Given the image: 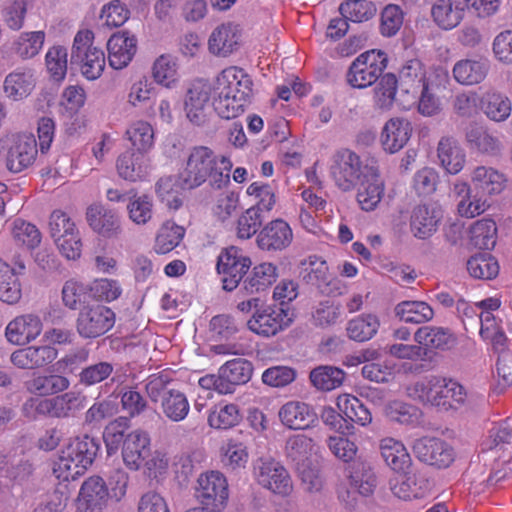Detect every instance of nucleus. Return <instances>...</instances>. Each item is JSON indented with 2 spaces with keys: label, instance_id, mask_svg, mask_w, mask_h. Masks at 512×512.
Masks as SVG:
<instances>
[{
  "label": "nucleus",
  "instance_id": "nucleus-1",
  "mask_svg": "<svg viewBox=\"0 0 512 512\" xmlns=\"http://www.w3.org/2000/svg\"><path fill=\"white\" fill-rule=\"evenodd\" d=\"M232 166L228 157L217 155L210 147L193 146L188 150L179 171L181 183L188 190L196 189L206 182L214 189H222L230 183Z\"/></svg>",
  "mask_w": 512,
  "mask_h": 512
},
{
  "label": "nucleus",
  "instance_id": "nucleus-2",
  "mask_svg": "<svg viewBox=\"0 0 512 512\" xmlns=\"http://www.w3.org/2000/svg\"><path fill=\"white\" fill-rule=\"evenodd\" d=\"M87 404V396L68 391L50 397H31L21 408L22 415L31 421L39 419H68L76 417Z\"/></svg>",
  "mask_w": 512,
  "mask_h": 512
},
{
  "label": "nucleus",
  "instance_id": "nucleus-3",
  "mask_svg": "<svg viewBox=\"0 0 512 512\" xmlns=\"http://www.w3.org/2000/svg\"><path fill=\"white\" fill-rule=\"evenodd\" d=\"M100 450L98 439L84 435L72 439L54 462L53 474L64 481L74 480L84 474Z\"/></svg>",
  "mask_w": 512,
  "mask_h": 512
},
{
  "label": "nucleus",
  "instance_id": "nucleus-4",
  "mask_svg": "<svg viewBox=\"0 0 512 512\" xmlns=\"http://www.w3.org/2000/svg\"><path fill=\"white\" fill-rule=\"evenodd\" d=\"M147 395L153 403H159L163 415L173 422L184 420L190 404L184 392L174 387L166 375L150 377L145 385Z\"/></svg>",
  "mask_w": 512,
  "mask_h": 512
},
{
  "label": "nucleus",
  "instance_id": "nucleus-5",
  "mask_svg": "<svg viewBox=\"0 0 512 512\" xmlns=\"http://www.w3.org/2000/svg\"><path fill=\"white\" fill-rule=\"evenodd\" d=\"M387 64L388 56L384 51L372 49L363 52L349 66L346 81L353 88H367L379 80Z\"/></svg>",
  "mask_w": 512,
  "mask_h": 512
},
{
  "label": "nucleus",
  "instance_id": "nucleus-6",
  "mask_svg": "<svg viewBox=\"0 0 512 512\" xmlns=\"http://www.w3.org/2000/svg\"><path fill=\"white\" fill-rule=\"evenodd\" d=\"M93 38L92 31H79L71 50V65L80 66L82 75L88 80L98 79L105 68V54L92 46Z\"/></svg>",
  "mask_w": 512,
  "mask_h": 512
},
{
  "label": "nucleus",
  "instance_id": "nucleus-7",
  "mask_svg": "<svg viewBox=\"0 0 512 512\" xmlns=\"http://www.w3.org/2000/svg\"><path fill=\"white\" fill-rule=\"evenodd\" d=\"M373 169V166L364 165L354 151L340 149L332 157L330 174L339 189L350 191Z\"/></svg>",
  "mask_w": 512,
  "mask_h": 512
},
{
  "label": "nucleus",
  "instance_id": "nucleus-8",
  "mask_svg": "<svg viewBox=\"0 0 512 512\" xmlns=\"http://www.w3.org/2000/svg\"><path fill=\"white\" fill-rule=\"evenodd\" d=\"M49 231L63 256L69 260H76L81 256L82 242L79 231L65 212L55 210L51 213Z\"/></svg>",
  "mask_w": 512,
  "mask_h": 512
},
{
  "label": "nucleus",
  "instance_id": "nucleus-9",
  "mask_svg": "<svg viewBox=\"0 0 512 512\" xmlns=\"http://www.w3.org/2000/svg\"><path fill=\"white\" fill-rule=\"evenodd\" d=\"M295 313L289 306H266L254 311L247 326L252 332L269 337L286 329L293 322Z\"/></svg>",
  "mask_w": 512,
  "mask_h": 512
},
{
  "label": "nucleus",
  "instance_id": "nucleus-10",
  "mask_svg": "<svg viewBox=\"0 0 512 512\" xmlns=\"http://www.w3.org/2000/svg\"><path fill=\"white\" fill-rule=\"evenodd\" d=\"M115 313L108 307L95 304L83 306L76 319V330L83 339H95L113 328Z\"/></svg>",
  "mask_w": 512,
  "mask_h": 512
},
{
  "label": "nucleus",
  "instance_id": "nucleus-11",
  "mask_svg": "<svg viewBox=\"0 0 512 512\" xmlns=\"http://www.w3.org/2000/svg\"><path fill=\"white\" fill-rule=\"evenodd\" d=\"M251 264L250 258L244 255L240 248L236 246L224 248L216 264L217 272L222 276L223 289L229 292L236 289Z\"/></svg>",
  "mask_w": 512,
  "mask_h": 512
},
{
  "label": "nucleus",
  "instance_id": "nucleus-12",
  "mask_svg": "<svg viewBox=\"0 0 512 512\" xmlns=\"http://www.w3.org/2000/svg\"><path fill=\"white\" fill-rule=\"evenodd\" d=\"M228 495V483L222 473L210 471L198 478L195 496L205 509L222 511L227 504Z\"/></svg>",
  "mask_w": 512,
  "mask_h": 512
},
{
  "label": "nucleus",
  "instance_id": "nucleus-13",
  "mask_svg": "<svg viewBox=\"0 0 512 512\" xmlns=\"http://www.w3.org/2000/svg\"><path fill=\"white\" fill-rule=\"evenodd\" d=\"M412 451L419 461L439 469L449 467L455 457L453 447L437 437L425 436L416 439Z\"/></svg>",
  "mask_w": 512,
  "mask_h": 512
},
{
  "label": "nucleus",
  "instance_id": "nucleus-14",
  "mask_svg": "<svg viewBox=\"0 0 512 512\" xmlns=\"http://www.w3.org/2000/svg\"><path fill=\"white\" fill-rule=\"evenodd\" d=\"M442 219L443 210L437 203L419 204L411 211L410 232L417 239H429L438 231Z\"/></svg>",
  "mask_w": 512,
  "mask_h": 512
},
{
  "label": "nucleus",
  "instance_id": "nucleus-15",
  "mask_svg": "<svg viewBox=\"0 0 512 512\" xmlns=\"http://www.w3.org/2000/svg\"><path fill=\"white\" fill-rule=\"evenodd\" d=\"M255 469L257 481L262 487L282 496L292 491L291 478L280 463L261 459Z\"/></svg>",
  "mask_w": 512,
  "mask_h": 512
},
{
  "label": "nucleus",
  "instance_id": "nucleus-16",
  "mask_svg": "<svg viewBox=\"0 0 512 512\" xmlns=\"http://www.w3.org/2000/svg\"><path fill=\"white\" fill-rule=\"evenodd\" d=\"M214 95H237L253 98V81L242 68L229 67L216 78L212 87Z\"/></svg>",
  "mask_w": 512,
  "mask_h": 512
},
{
  "label": "nucleus",
  "instance_id": "nucleus-17",
  "mask_svg": "<svg viewBox=\"0 0 512 512\" xmlns=\"http://www.w3.org/2000/svg\"><path fill=\"white\" fill-rule=\"evenodd\" d=\"M293 232L283 219H275L267 223L257 235L258 247L267 252L283 251L290 246Z\"/></svg>",
  "mask_w": 512,
  "mask_h": 512
},
{
  "label": "nucleus",
  "instance_id": "nucleus-18",
  "mask_svg": "<svg viewBox=\"0 0 512 512\" xmlns=\"http://www.w3.org/2000/svg\"><path fill=\"white\" fill-rule=\"evenodd\" d=\"M151 439L146 431L136 429L126 435L122 458L125 465L131 470H138L151 454Z\"/></svg>",
  "mask_w": 512,
  "mask_h": 512
},
{
  "label": "nucleus",
  "instance_id": "nucleus-19",
  "mask_svg": "<svg viewBox=\"0 0 512 512\" xmlns=\"http://www.w3.org/2000/svg\"><path fill=\"white\" fill-rule=\"evenodd\" d=\"M57 356V349L50 345H32L14 351L10 360L19 369L35 370L48 366Z\"/></svg>",
  "mask_w": 512,
  "mask_h": 512
},
{
  "label": "nucleus",
  "instance_id": "nucleus-20",
  "mask_svg": "<svg viewBox=\"0 0 512 512\" xmlns=\"http://www.w3.org/2000/svg\"><path fill=\"white\" fill-rule=\"evenodd\" d=\"M37 142L32 135H17L7 153V168L18 173L32 165L37 156Z\"/></svg>",
  "mask_w": 512,
  "mask_h": 512
},
{
  "label": "nucleus",
  "instance_id": "nucleus-21",
  "mask_svg": "<svg viewBox=\"0 0 512 512\" xmlns=\"http://www.w3.org/2000/svg\"><path fill=\"white\" fill-rule=\"evenodd\" d=\"M90 228L104 238L118 237L122 232L120 216L101 204H92L86 210Z\"/></svg>",
  "mask_w": 512,
  "mask_h": 512
},
{
  "label": "nucleus",
  "instance_id": "nucleus-22",
  "mask_svg": "<svg viewBox=\"0 0 512 512\" xmlns=\"http://www.w3.org/2000/svg\"><path fill=\"white\" fill-rule=\"evenodd\" d=\"M109 64L114 69L126 67L137 51V39L129 31L114 33L107 42Z\"/></svg>",
  "mask_w": 512,
  "mask_h": 512
},
{
  "label": "nucleus",
  "instance_id": "nucleus-23",
  "mask_svg": "<svg viewBox=\"0 0 512 512\" xmlns=\"http://www.w3.org/2000/svg\"><path fill=\"white\" fill-rule=\"evenodd\" d=\"M42 329L43 324L38 315L23 314L8 323L5 335L10 343L24 345L36 339Z\"/></svg>",
  "mask_w": 512,
  "mask_h": 512
},
{
  "label": "nucleus",
  "instance_id": "nucleus-24",
  "mask_svg": "<svg viewBox=\"0 0 512 512\" xmlns=\"http://www.w3.org/2000/svg\"><path fill=\"white\" fill-rule=\"evenodd\" d=\"M212 87L208 83L197 82L188 89L185 99V112L189 121L197 126L207 121V103Z\"/></svg>",
  "mask_w": 512,
  "mask_h": 512
},
{
  "label": "nucleus",
  "instance_id": "nucleus-25",
  "mask_svg": "<svg viewBox=\"0 0 512 512\" xmlns=\"http://www.w3.org/2000/svg\"><path fill=\"white\" fill-rule=\"evenodd\" d=\"M433 405L444 411L458 409L466 399V391L458 382L436 376Z\"/></svg>",
  "mask_w": 512,
  "mask_h": 512
},
{
  "label": "nucleus",
  "instance_id": "nucleus-26",
  "mask_svg": "<svg viewBox=\"0 0 512 512\" xmlns=\"http://www.w3.org/2000/svg\"><path fill=\"white\" fill-rule=\"evenodd\" d=\"M489 70L490 63L488 59L475 57L457 61L453 66L452 74L457 83L472 86L484 81Z\"/></svg>",
  "mask_w": 512,
  "mask_h": 512
},
{
  "label": "nucleus",
  "instance_id": "nucleus-27",
  "mask_svg": "<svg viewBox=\"0 0 512 512\" xmlns=\"http://www.w3.org/2000/svg\"><path fill=\"white\" fill-rule=\"evenodd\" d=\"M220 385L224 394L233 393L235 386L246 384L252 377L253 365L244 358L227 361L220 367Z\"/></svg>",
  "mask_w": 512,
  "mask_h": 512
},
{
  "label": "nucleus",
  "instance_id": "nucleus-28",
  "mask_svg": "<svg viewBox=\"0 0 512 512\" xmlns=\"http://www.w3.org/2000/svg\"><path fill=\"white\" fill-rule=\"evenodd\" d=\"M279 418L283 425L294 430L307 429L318 419L314 409L309 404L300 401H290L284 404L280 408Z\"/></svg>",
  "mask_w": 512,
  "mask_h": 512
},
{
  "label": "nucleus",
  "instance_id": "nucleus-29",
  "mask_svg": "<svg viewBox=\"0 0 512 512\" xmlns=\"http://www.w3.org/2000/svg\"><path fill=\"white\" fill-rule=\"evenodd\" d=\"M430 14L440 29L452 30L463 20L464 6L454 0H432Z\"/></svg>",
  "mask_w": 512,
  "mask_h": 512
},
{
  "label": "nucleus",
  "instance_id": "nucleus-30",
  "mask_svg": "<svg viewBox=\"0 0 512 512\" xmlns=\"http://www.w3.org/2000/svg\"><path fill=\"white\" fill-rule=\"evenodd\" d=\"M411 134L412 126L407 119L392 118L386 122L382 130V146L385 151L396 153L407 144Z\"/></svg>",
  "mask_w": 512,
  "mask_h": 512
},
{
  "label": "nucleus",
  "instance_id": "nucleus-31",
  "mask_svg": "<svg viewBox=\"0 0 512 512\" xmlns=\"http://www.w3.org/2000/svg\"><path fill=\"white\" fill-rule=\"evenodd\" d=\"M27 391L33 395L50 397L68 392L70 380L60 374H38L25 382Z\"/></svg>",
  "mask_w": 512,
  "mask_h": 512
},
{
  "label": "nucleus",
  "instance_id": "nucleus-32",
  "mask_svg": "<svg viewBox=\"0 0 512 512\" xmlns=\"http://www.w3.org/2000/svg\"><path fill=\"white\" fill-rule=\"evenodd\" d=\"M300 277L304 283L316 287L323 294L331 292L328 265L317 256H309L301 262Z\"/></svg>",
  "mask_w": 512,
  "mask_h": 512
},
{
  "label": "nucleus",
  "instance_id": "nucleus-33",
  "mask_svg": "<svg viewBox=\"0 0 512 512\" xmlns=\"http://www.w3.org/2000/svg\"><path fill=\"white\" fill-rule=\"evenodd\" d=\"M357 191V202L364 211L376 209L384 195V183L374 168L360 181Z\"/></svg>",
  "mask_w": 512,
  "mask_h": 512
},
{
  "label": "nucleus",
  "instance_id": "nucleus-34",
  "mask_svg": "<svg viewBox=\"0 0 512 512\" xmlns=\"http://www.w3.org/2000/svg\"><path fill=\"white\" fill-rule=\"evenodd\" d=\"M414 340L423 347L446 351L457 344V337L448 328L422 326L414 334Z\"/></svg>",
  "mask_w": 512,
  "mask_h": 512
},
{
  "label": "nucleus",
  "instance_id": "nucleus-35",
  "mask_svg": "<svg viewBox=\"0 0 512 512\" xmlns=\"http://www.w3.org/2000/svg\"><path fill=\"white\" fill-rule=\"evenodd\" d=\"M425 69L419 59L406 61L399 70V89L405 94H411L415 100L426 84Z\"/></svg>",
  "mask_w": 512,
  "mask_h": 512
},
{
  "label": "nucleus",
  "instance_id": "nucleus-36",
  "mask_svg": "<svg viewBox=\"0 0 512 512\" xmlns=\"http://www.w3.org/2000/svg\"><path fill=\"white\" fill-rule=\"evenodd\" d=\"M118 174L127 181L135 182L148 175V159L141 152L126 151L121 154L116 163Z\"/></svg>",
  "mask_w": 512,
  "mask_h": 512
},
{
  "label": "nucleus",
  "instance_id": "nucleus-37",
  "mask_svg": "<svg viewBox=\"0 0 512 512\" xmlns=\"http://www.w3.org/2000/svg\"><path fill=\"white\" fill-rule=\"evenodd\" d=\"M347 470L350 486L356 487L362 497H369L374 493L377 480L369 463L355 459L349 464Z\"/></svg>",
  "mask_w": 512,
  "mask_h": 512
},
{
  "label": "nucleus",
  "instance_id": "nucleus-38",
  "mask_svg": "<svg viewBox=\"0 0 512 512\" xmlns=\"http://www.w3.org/2000/svg\"><path fill=\"white\" fill-rule=\"evenodd\" d=\"M441 166L450 174L460 172L465 163V152L452 137H442L437 146Z\"/></svg>",
  "mask_w": 512,
  "mask_h": 512
},
{
  "label": "nucleus",
  "instance_id": "nucleus-39",
  "mask_svg": "<svg viewBox=\"0 0 512 512\" xmlns=\"http://www.w3.org/2000/svg\"><path fill=\"white\" fill-rule=\"evenodd\" d=\"M381 456L385 463L398 473L410 471L412 460L405 446L393 438H385L380 443Z\"/></svg>",
  "mask_w": 512,
  "mask_h": 512
},
{
  "label": "nucleus",
  "instance_id": "nucleus-40",
  "mask_svg": "<svg viewBox=\"0 0 512 512\" xmlns=\"http://www.w3.org/2000/svg\"><path fill=\"white\" fill-rule=\"evenodd\" d=\"M481 111L492 121L503 122L511 114V100L497 91H487L479 100Z\"/></svg>",
  "mask_w": 512,
  "mask_h": 512
},
{
  "label": "nucleus",
  "instance_id": "nucleus-41",
  "mask_svg": "<svg viewBox=\"0 0 512 512\" xmlns=\"http://www.w3.org/2000/svg\"><path fill=\"white\" fill-rule=\"evenodd\" d=\"M465 139L470 149H475L480 153L496 155L500 151L499 139L477 123H470L467 126Z\"/></svg>",
  "mask_w": 512,
  "mask_h": 512
},
{
  "label": "nucleus",
  "instance_id": "nucleus-42",
  "mask_svg": "<svg viewBox=\"0 0 512 512\" xmlns=\"http://www.w3.org/2000/svg\"><path fill=\"white\" fill-rule=\"evenodd\" d=\"M180 174L177 176L169 175L161 177L155 186V191L162 203L169 209L177 210L182 204V191L188 190V187L182 185Z\"/></svg>",
  "mask_w": 512,
  "mask_h": 512
},
{
  "label": "nucleus",
  "instance_id": "nucleus-43",
  "mask_svg": "<svg viewBox=\"0 0 512 512\" xmlns=\"http://www.w3.org/2000/svg\"><path fill=\"white\" fill-rule=\"evenodd\" d=\"M239 39L236 26L223 24L212 32L208 42L209 50L215 55L226 57L237 48Z\"/></svg>",
  "mask_w": 512,
  "mask_h": 512
},
{
  "label": "nucleus",
  "instance_id": "nucleus-44",
  "mask_svg": "<svg viewBox=\"0 0 512 512\" xmlns=\"http://www.w3.org/2000/svg\"><path fill=\"white\" fill-rule=\"evenodd\" d=\"M504 176L493 168L479 166L472 173V184L478 196L498 194L504 185Z\"/></svg>",
  "mask_w": 512,
  "mask_h": 512
},
{
  "label": "nucleus",
  "instance_id": "nucleus-45",
  "mask_svg": "<svg viewBox=\"0 0 512 512\" xmlns=\"http://www.w3.org/2000/svg\"><path fill=\"white\" fill-rule=\"evenodd\" d=\"M337 407L350 424L367 426L372 422V413L370 409L356 396L343 394L337 398Z\"/></svg>",
  "mask_w": 512,
  "mask_h": 512
},
{
  "label": "nucleus",
  "instance_id": "nucleus-46",
  "mask_svg": "<svg viewBox=\"0 0 512 512\" xmlns=\"http://www.w3.org/2000/svg\"><path fill=\"white\" fill-rule=\"evenodd\" d=\"M278 269L272 263L256 265L251 274L243 282V290L247 294L260 293L272 286L278 277Z\"/></svg>",
  "mask_w": 512,
  "mask_h": 512
},
{
  "label": "nucleus",
  "instance_id": "nucleus-47",
  "mask_svg": "<svg viewBox=\"0 0 512 512\" xmlns=\"http://www.w3.org/2000/svg\"><path fill=\"white\" fill-rule=\"evenodd\" d=\"M394 314L405 323L423 324L433 319V308L424 301L406 300L398 303Z\"/></svg>",
  "mask_w": 512,
  "mask_h": 512
},
{
  "label": "nucleus",
  "instance_id": "nucleus-48",
  "mask_svg": "<svg viewBox=\"0 0 512 512\" xmlns=\"http://www.w3.org/2000/svg\"><path fill=\"white\" fill-rule=\"evenodd\" d=\"M108 489L104 480L99 476L88 478L81 486L79 501L86 505L87 509H101L108 499Z\"/></svg>",
  "mask_w": 512,
  "mask_h": 512
},
{
  "label": "nucleus",
  "instance_id": "nucleus-49",
  "mask_svg": "<svg viewBox=\"0 0 512 512\" xmlns=\"http://www.w3.org/2000/svg\"><path fill=\"white\" fill-rule=\"evenodd\" d=\"M380 327V320L374 314H361L351 319L346 326L349 339L356 342H365L372 339Z\"/></svg>",
  "mask_w": 512,
  "mask_h": 512
},
{
  "label": "nucleus",
  "instance_id": "nucleus-50",
  "mask_svg": "<svg viewBox=\"0 0 512 512\" xmlns=\"http://www.w3.org/2000/svg\"><path fill=\"white\" fill-rule=\"evenodd\" d=\"M346 373L335 366L321 365L311 370L309 379L311 384L321 391H331L340 387Z\"/></svg>",
  "mask_w": 512,
  "mask_h": 512
},
{
  "label": "nucleus",
  "instance_id": "nucleus-51",
  "mask_svg": "<svg viewBox=\"0 0 512 512\" xmlns=\"http://www.w3.org/2000/svg\"><path fill=\"white\" fill-rule=\"evenodd\" d=\"M471 245L478 249L490 250L496 244L497 226L492 219L483 218L476 221L469 230Z\"/></svg>",
  "mask_w": 512,
  "mask_h": 512
},
{
  "label": "nucleus",
  "instance_id": "nucleus-52",
  "mask_svg": "<svg viewBox=\"0 0 512 512\" xmlns=\"http://www.w3.org/2000/svg\"><path fill=\"white\" fill-rule=\"evenodd\" d=\"M454 193L461 197L458 203V212L462 216L472 218L485 211L486 199L478 196L477 192L472 195V190L467 183L455 184Z\"/></svg>",
  "mask_w": 512,
  "mask_h": 512
},
{
  "label": "nucleus",
  "instance_id": "nucleus-53",
  "mask_svg": "<svg viewBox=\"0 0 512 512\" xmlns=\"http://www.w3.org/2000/svg\"><path fill=\"white\" fill-rule=\"evenodd\" d=\"M252 98L243 95H214L213 106L216 113L223 119H234L244 113Z\"/></svg>",
  "mask_w": 512,
  "mask_h": 512
},
{
  "label": "nucleus",
  "instance_id": "nucleus-54",
  "mask_svg": "<svg viewBox=\"0 0 512 512\" xmlns=\"http://www.w3.org/2000/svg\"><path fill=\"white\" fill-rule=\"evenodd\" d=\"M339 12L349 21L361 23L372 19L377 7L372 0H345L340 4Z\"/></svg>",
  "mask_w": 512,
  "mask_h": 512
},
{
  "label": "nucleus",
  "instance_id": "nucleus-55",
  "mask_svg": "<svg viewBox=\"0 0 512 512\" xmlns=\"http://www.w3.org/2000/svg\"><path fill=\"white\" fill-rule=\"evenodd\" d=\"M242 414L238 405L226 404L215 406L208 415V423L214 429H230L240 423Z\"/></svg>",
  "mask_w": 512,
  "mask_h": 512
},
{
  "label": "nucleus",
  "instance_id": "nucleus-56",
  "mask_svg": "<svg viewBox=\"0 0 512 512\" xmlns=\"http://www.w3.org/2000/svg\"><path fill=\"white\" fill-rule=\"evenodd\" d=\"M34 88L33 76L30 72H12L4 81V91L13 100L27 97Z\"/></svg>",
  "mask_w": 512,
  "mask_h": 512
},
{
  "label": "nucleus",
  "instance_id": "nucleus-57",
  "mask_svg": "<svg viewBox=\"0 0 512 512\" xmlns=\"http://www.w3.org/2000/svg\"><path fill=\"white\" fill-rule=\"evenodd\" d=\"M469 274L477 279H493L499 273V264L490 253L476 254L467 261Z\"/></svg>",
  "mask_w": 512,
  "mask_h": 512
},
{
  "label": "nucleus",
  "instance_id": "nucleus-58",
  "mask_svg": "<svg viewBox=\"0 0 512 512\" xmlns=\"http://www.w3.org/2000/svg\"><path fill=\"white\" fill-rule=\"evenodd\" d=\"M130 426V420L127 417H118L109 422L103 432L108 455L115 454L120 447H124L126 441L125 431Z\"/></svg>",
  "mask_w": 512,
  "mask_h": 512
},
{
  "label": "nucleus",
  "instance_id": "nucleus-59",
  "mask_svg": "<svg viewBox=\"0 0 512 512\" xmlns=\"http://www.w3.org/2000/svg\"><path fill=\"white\" fill-rule=\"evenodd\" d=\"M184 234L185 230L182 226L169 221L164 223L156 236L155 251L158 254L169 253L179 245Z\"/></svg>",
  "mask_w": 512,
  "mask_h": 512
},
{
  "label": "nucleus",
  "instance_id": "nucleus-60",
  "mask_svg": "<svg viewBox=\"0 0 512 512\" xmlns=\"http://www.w3.org/2000/svg\"><path fill=\"white\" fill-rule=\"evenodd\" d=\"M21 287L9 264L0 260V300L15 304L21 299Z\"/></svg>",
  "mask_w": 512,
  "mask_h": 512
},
{
  "label": "nucleus",
  "instance_id": "nucleus-61",
  "mask_svg": "<svg viewBox=\"0 0 512 512\" xmlns=\"http://www.w3.org/2000/svg\"><path fill=\"white\" fill-rule=\"evenodd\" d=\"M45 40L43 31L24 32L13 43V50L22 59H30L41 50Z\"/></svg>",
  "mask_w": 512,
  "mask_h": 512
},
{
  "label": "nucleus",
  "instance_id": "nucleus-62",
  "mask_svg": "<svg viewBox=\"0 0 512 512\" xmlns=\"http://www.w3.org/2000/svg\"><path fill=\"white\" fill-rule=\"evenodd\" d=\"M118 411L117 404L110 399L96 400L84 414V424L95 428L110 418Z\"/></svg>",
  "mask_w": 512,
  "mask_h": 512
},
{
  "label": "nucleus",
  "instance_id": "nucleus-63",
  "mask_svg": "<svg viewBox=\"0 0 512 512\" xmlns=\"http://www.w3.org/2000/svg\"><path fill=\"white\" fill-rule=\"evenodd\" d=\"M385 414L391 421L405 425L419 423L421 416V412L416 406L398 400L387 404Z\"/></svg>",
  "mask_w": 512,
  "mask_h": 512
},
{
  "label": "nucleus",
  "instance_id": "nucleus-64",
  "mask_svg": "<svg viewBox=\"0 0 512 512\" xmlns=\"http://www.w3.org/2000/svg\"><path fill=\"white\" fill-rule=\"evenodd\" d=\"M135 152L145 153L154 144V131L152 126L145 121H137L126 132Z\"/></svg>",
  "mask_w": 512,
  "mask_h": 512
}]
</instances>
